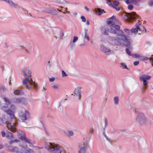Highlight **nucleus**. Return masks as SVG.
Returning <instances> with one entry per match:
<instances>
[{
	"instance_id": "nucleus-1",
	"label": "nucleus",
	"mask_w": 153,
	"mask_h": 153,
	"mask_svg": "<svg viewBox=\"0 0 153 153\" xmlns=\"http://www.w3.org/2000/svg\"><path fill=\"white\" fill-rule=\"evenodd\" d=\"M3 99L5 103L2 104L1 109L4 112L6 113L9 116V118L7 119L5 117V115L3 114L1 118H0V125H2L6 123L7 126L9 129L13 132H17L18 133H20L21 131L20 130H18L16 128V126L14 124L10 123L8 121H11L14 120V122L15 121L16 117L14 115V112L10 108H12L13 106L10 105V102L8 99L5 97H3Z\"/></svg>"
},
{
	"instance_id": "nucleus-2",
	"label": "nucleus",
	"mask_w": 153,
	"mask_h": 153,
	"mask_svg": "<svg viewBox=\"0 0 153 153\" xmlns=\"http://www.w3.org/2000/svg\"><path fill=\"white\" fill-rule=\"evenodd\" d=\"M110 43L113 45H121V42H129L126 36L125 35L122 30H117V36L115 38L111 37L110 39Z\"/></svg>"
},
{
	"instance_id": "nucleus-3",
	"label": "nucleus",
	"mask_w": 153,
	"mask_h": 153,
	"mask_svg": "<svg viewBox=\"0 0 153 153\" xmlns=\"http://www.w3.org/2000/svg\"><path fill=\"white\" fill-rule=\"evenodd\" d=\"M22 71L25 77L22 82L23 85H27V88L28 89H35V85L32 80L31 71L27 68H22Z\"/></svg>"
},
{
	"instance_id": "nucleus-4",
	"label": "nucleus",
	"mask_w": 153,
	"mask_h": 153,
	"mask_svg": "<svg viewBox=\"0 0 153 153\" xmlns=\"http://www.w3.org/2000/svg\"><path fill=\"white\" fill-rule=\"evenodd\" d=\"M139 22L135 25V28H132L131 30L127 29H124V31L128 35H131L132 33L141 34V33L146 32V29L145 27Z\"/></svg>"
},
{
	"instance_id": "nucleus-5",
	"label": "nucleus",
	"mask_w": 153,
	"mask_h": 153,
	"mask_svg": "<svg viewBox=\"0 0 153 153\" xmlns=\"http://www.w3.org/2000/svg\"><path fill=\"white\" fill-rule=\"evenodd\" d=\"M135 122L140 125H147L149 123V120L143 113L139 114L135 119Z\"/></svg>"
},
{
	"instance_id": "nucleus-6",
	"label": "nucleus",
	"mask_w": 153,
	"mask_h": 153,
	"mask_svg": "<svg viewBox=\"0 0 153 153\" xmlns=\"http://www.w3.org/2000/svg\"><path fill=\"white\" fill-rule=\"evenodd\" d=\"M46 147L48 150L50 152H56L57 151L61 153L62 151L60 145L58 144L48 143L47 144Z\"/></svg>"
},
{
	"instance_id": "nucleus-7",
	"label": "nucleus",
	"mask_w": 153,
	"mask_h": 153,
	"mask_svg": "<svg viewBox=\"0 0 153 153\" xmlns=\"http://www.w3.org/2000/svg\"><path fill=\"white\" fill-rule=\"evenodd\" d=\"M30 115L29 112L27 110H22L20 111L19 115L21 119L23 120H27V118Z\"/></svg>"
},
{
	"instance_id": "nucleus-8",
	"label": "nucleus",
	"mask_w": 153,
	"mask_h": 153,
	"mask_svg": "<svg viewBox=\"0 0 153 153\" xmlns=\"http://www.w3.org/2000/svg\"><path fill=\"white\" fill-rule=\"evenodd\" d=\"M25 150V148L24 147H20L18 148L16 146L12 147L10 149V151L16 153H22V152H24Z\"/></svg>"
},
{
	"instance_id": "nucleus-9",
	"label": "nucleus",
	"mask_w": 153,
	"mask_h": 153,
	"mask_svg": "<svg viewBox=\"0 0 153 153\" xmlns=\"http://www.w3.org/2000/svg\"><path fill=\"white\" fill-rule=\"evenodd\" d=\"M54 34L55 35L56 39L59 37L61 39H62L64 35L63 31L61 28L56 29L54 31Z\"/></svg>"
},
{
	"instance_id": "nucleus-10",
	"label": "nucleus",
	"mask_w": 153,
	"mask_h": 153,
	"mask_svg": "<svg viewBox=\"0 0 153 153\" xmlns=\"http://www.w3.org/2000/svg\"><path fill=\"white\" fill-rule=\"evenodd\" d=\"M152 78L151 76L147 75H143L141 76L140 77V79L142 80L144 85H146L149 83L147 81V80H150Z\"/></svg>"
},
{
	"instance_id": "nucleus-11",
	"label": "nucleus",
	"mask_w": 153,
	"mask_h": 153,
	"mask_svg": "<svg viewBox=\"0 0 153 153\" xmlns=\"http://www.w3.org/2000/svg\"><path fill=\"white\" fill-rule=\"evenodd\" d=\"M126 16L127 19L130 20L135 19L138 17V15H137L136 13L134 12L131 13H127L126 14Z\"/></svg>"
},
{
	"instance_id": "nucleus-12",
	"label": "nucleus",
	"mask_w": 153,
	"mask_h": 153,
	"mask_svg": "<svg viewBox=\"0 0 153 153\" xmlns=\"http://www.w3.org/2000/svg\"><path fill=\"white\" fill-rule=\"evenodd\" d=\"M111 28L110 25L105 26L101 28V32L104 35H107L108 34V32H110L109 29Z\"/></svg>"
},
{
	"instance_id": "nucleus-13",
	"label": "nucleus",
	"mask_w": 153,
	"mask_h": 153,
	"mask_svg": "<svg viewBox=\"0 0 153 153\" xmlns=\"http://www.w3.org/2000/svg\"><path fill=\"white\" fill-rule=\"evenodd\" d=\"M100 49L102 51L106 54H109L113 53V51H111L109 48H107L103 45L101 46Z\"/></svg>"
},
{
	"instance_id": "nucleus-14",
	"label": "nucleus",
	"mask_w": 153,
	"mask_h": 153,
	"mask_svg": "<svg viewBox=\"0 0 153 153\" xmlns=\"http://www.w3.org/2000/svg\"><path fill=\"white\" fill-rule=\"evenodd\" d=\"M108 25H110V26L113 27L115 28L116 30H119L120 29V26L119 25H115V23L113 20L109 19L108 22Z\"/></svg>"
},
{
	"instance_id": "nucleus-15",
	"label": "nucleus",
	"mask_w": 153,
	"mask_h": 153,
	"mask_svg": "<svg viewBox=\"0 0 153 153\" xmlns=\"http://www.w3.org/2000/svg\"><path fill=\"white\" fill-rule=\"evenodd\" d=\"M80 148L78 153H88L87 149L85 146L83 144H81L79 145Z\"/></svg>"
},
{
	"instance_id": "nucleus-16",
	"label": "nucleus",
	"mask_w": 153,
	"mask_h": 153,
	"mask_svg": "<svg viewBox=\"0 0 153 153\" xmlns=\"http://www.w3.org/2000/svg\"><path fill=\"white\" fill-rule=\"evenodd\" d=\"M140 0H126V2L127 4H130L133 3L135 5L137 6H139L140 4L139 3V1H140Z\"/></svg>"
},
{
	"instance_id": "nucleus-17",
	"label": "nucleus",
	"mask_w": 153,
	"mask_h": 153,
	"mask_svg": "<svg viewBox=\"0 0 153 153\" xmlns=\"http://www.w3.org/2000/svg\"><path fill=\"white\" fill-rule=\"evenodd\" d=\"M78 38L77 36H74L73 40L70 42V47L71 48H74L75 45V43L78 40Z\"/></svg>"
},
{
	"instance_id": "nucleus-18",
	"label": "nucleus",
	"mask_w": 153,
	"mask_h": 153,
	"mask_svg": "<svg viewBox=\"0 0 153 153\" xmlns=\"http://www.w3.org/2000/svg\"><path fill=\"white\" fill-rule=\"evenodd\" d=\"M81 88L80 87H77L75 89L74 91V93L78 97L79 100L80 99V96L81 95Z\"/></svg>"
},
{
	"instance_id": "nucleus-19",
	"label": "nucleus",
	"mask_w": 153,
	"mask_h": 153,
	"mask_svg": "<svg viewBox=\"0 0 153 153\" xmlns=\"http://www.w3.org/2000/svg\"><path fill=\"white\" fill-rule=\"evenodd\" d=\"M18 47L20 49H23L25 53L26 54H30V50L27 49L25 46L22 45H19L18 46H16Z\"/></svg>"
},
{
	"instance_id": "nucleus-20",
	"label": "nucleus",
	"mask_w": 153,
	"mask_h": 153,
	"mask_svg": "<svg viewBox=\"0 0 153 153\" xmlns=\"http://www.w3.org/2000/svg\"><path fill=\"white\" fill-rule=\"evenodd\" d=\"M12 102L15 103H20L22 102V100L21 98H14L12 100Z\"/></svg>"
},
{
	"instance_id": "nucleus-21",
	"label": "nucleus",
	"mask_w": 153,
	"mask_h": 153,
	"mask_svg": "<svg viewBox=\"0 0 153 153\" xmlns=\"http://www.w3.org/2000/svg\"><path fill=\"white\" fill-rule=\"evenodd\" d=\"M51 88L54 89H57L59 88L60 85L56 83H53L51 84Z\"/></svg>"
},
{
	"instance_id": "nucleus-22",
	"label": "nucleus",
	"mask_w": 153,
	"mask_h": 153,
	"mask_svg": "<svg viewBox=\"0 0 153 153\" xmlns=\"http://www.w3.org/2000/svg\"><path fill=\"white\" fill-rule=\"evenodd\" d=\"M6 137L8 139L10 140H11L13 138L12 133L8 131H7L6 132Z\"/></svg>"
},
{
	"instance_id": "nucleus-23",
	"label": "nucleus",
	"mask_w": 153,
	"mask_h": 153,
	"mask_svg": "<svg viewBox=\"0 0 153 153\" xmlns=\"http://www.w3.org/2000/svg\"><path fill=\"white\" fill-rule=\"evenodd\" d=\"M82 36L85 39H87L88 41L89 40V37L88 36L87 33V31L85 30L84 33H82Z\"/></svg>"
},
{
	"instance_id": "nucleus-24",
	"label": "nucleus",
	"mask_w": 153,
	"mask_h": 153,
	"mask_svg": "<svg viewBox=\"0 0 153 153\" xmlns=\"http://www.w3.org/2000/svg\"><path fill=\"white\" fill-rule=\"evenodd\" d=\"M64 132L67 135L72 136L74 135L73 132L71 131H64Z\"/></svg>"
},
{
	"instance_id": "nucleus-25",
	"label": "nucleus",
	"mask_w": 153,
	"mask_h": 153,
	"mask_svg": "<svg viewBox=\"0 0 153 153\" xmlns=\"http://www.w3.org/2000/svg\"><path fill=\"white\" fill-rule=\"evenodd\" d=\"M104 10L101 9L100 8H98L94 10L95 13H97L99 15H101L103 13Z\"/></svg>"
},
{
	"instance_id": "nucleus-26",
	"label": "nucleus",
	"mask_w": 153,
	"mask_h": 153,
	"mask_svg": "<svg viewBox=\"0 0 153 153\" xmlns=\"http://www.w3.org/2000/svg\"><path fill=\"white\" fill-rule=\"evenodd\" d=\"M39 13L42 12H46L50 14H52V9H47L45 10H43L41 11H39Z\"/></svg>"
},
{
	"instance_id": "nucleus-27",
	"label": "nucleus",
	"mask_w": 153,
	"mask_h": 153,
	"mask_svg": "<svg viewBox=\"0 0 153 153\" xmlns=\"http://www.w3.org/2000/svg\"><path fill=\"white\" fill-rule=\"evenodd\" d=\"M143 59L146 60L149 59L150 60V62L152 64V65L153 66V56H152L150 58H148L147 57H144Z\"/></svg>"
},
{
	"instance_id": "nucleus-28",
	"label": "nucleus",
	"mask_w": 153,
	"mask_h": 153,
	"mask_svg": "<svg viewBox=\"0 0 153 153\" xmlns=\"http://www.w3.org/2000/svg\"><path fill=\"white\" fill-rule=\"evenodd\" d=\"M22 140H23L25 143H27L29 144L30 146H31L32 145V143L28 141L25 137H22Z\"/></svg>"
},
{
	"instance_id": "nucleus-29",
	"label": "nucleus",
	"mask_w": 153,
	"mask_h": 153,
	"mask_svg": "<svg viewBox=\"0 0 153 153\" xmlns=\"http://www.w3.org/2000/svg\"><path fill=\"white\" fill-rule=\"evenodd\" d=\"M7 89V87L1 86L0 88V92H2L6 91Z\"/></svg>"
},
{
	"instance_id": "nucleus-30",
	"label": "nucleus",
	"mask_w": 153,
	"mask_h": 153,
	"mask_svg": "<svg viewBox=\"0 0 153 153\" xmlns=\"http://www.w3.org/2000/svg\"><path fill=\"white\" fill-rule=\"evenodd\" d=\"M110 27H111V28L109 29L110 32L111 33H116V34H117V31L112 28V27H111V26H110Z\"/></svg>"
},
{
	"instance_id": "nucleus-31",
	"label": "nucleus",
	"mask_w": 153,
	"mask_h": 153,
	"mask_svg": "<svg viewBox=\"0 0 153 153\" xmlns=\"http://www.w3.org/2000/svg\"><path fill=\"white\" fill-rule=\"evenodd\" d=\"M119 4V3L118 1H117V0H115L113 2V5H112V6L113 7H117L118 6V5Z\"/></svg>"
},
{
	"instance_id": "nucleus-32",
	"label": "nucleus",
	"mask_w": 153,
	"mask_h": 153,
	"mask_svg": "<svg viewBox=\"0 0 153 153\" xmlns=\"http://www.w3.org/2000/svg\"><path fill=\"white\" fill-rule=\"evenodd\" d=\"M52 14L53 15H57L58 14V12L56 9H52Z\"/></svg>"
},
{
	"instance_id": "nucleus-33",
	"label": "nucleus",
	"mask_w": 153,
	"mask_h": 153,
	"mask_svg": "<svg viewBox=\"0 0 153 153\" xmlns=\"http://www.w3.org/2000/svg\"><path fill=\"white\" fill-rule=\"evenodd\" d=\"M119 98L118 97H116L114 98V102L115 104L117 105L118 104Z\"/></svg>"
},
{
	"instance_id": "nucleus-34",
	"label": "nucleus",
	"mask_w": 153,
	"mask_h": 153,
	"mask_svg": "<svg viewBox=\"0 0 153 153\" xmlns=\"http://www.w3.org/2000/svg\"><path fill=\"white\" fill-rule=\"evenodd\" d=\"M134 57L135 58H139L140 57H142V56L141 55L136 54H132L131 55Z\"/></svg>"
},
{
	"instance_id": "nucleus-35",
	"label": "nucleus",
	"mask_w": 153,
	"mask_h": 153,
	"mask_svg": "<svg viewBox=\"0 0 153 153\" xmlns=\"http://www.w3.org/2000/svg\"><path fill=\"white\" fill-rule=\"evenodd\" d=\"M120 64L122 68L123 69H127V67L125 63H121Z\"/></svg>"
},
{
	"instance_id": "nucleus-36",
	"label": "nucleus",
	"mask_w": 153,
	"mask_h": 153,
	"mask_svg": "<svg viewBox=\"0 0 153 153\" xmlns=\"http://www.w3.org/2000/svg\"><path fill=\"white\" fill-rule=\"evenodd\" d=\"M62 77H66L67 76V75L66 74L65 72L63 70L62 71Z\"/></svg>"
},
{
	"instance_id": "nucleus-37",
	"label": "nucleus",
	"mask_w": 153,
	"mask_h": 153,
	"mask_svg": "<svg viewBox=\"0 0 153 153\" xmlns=\"http://www.w3.org/2000/svg\"><path fill=\"white\" fill-rule=\"evenodd\" d=\"M126 52L127 53L129 56H131V51H129V49L128 48H127L126 49Z\"/></svg>"
},
{
	"instance_id": "nucleus-38",
	"label": "nucleus",
	"mask_w": 153,
	"mask_h": 153,
	"mask_svg": "<svg viewBox=\"0 0 153 153\" xmlns=\"http://www.w3.org/2000/svg\"><path fill=\"white\" fill-rule=\"evenodd\" d=\"M81 19L82 20V21L83 22H85L86 21V19L85 17L83 16H81Z\"/></svg>"
},
{
	"instance_id": "nucleus-39",
	"label": "nucleus",
	"mask_w": 153,
	"mask_h": 153,
	"mask_svg": "<svg viewBox=\"0 0 153 153\" xmlns=\"http://www.w3.org/2000/svg\"><path fill=\"white\" fill-rule=\"evenodd\" d=\"M14 94L16 95H18L20 93V91L19 90H16L14 92Z\"/></svg>"
},
{
	"instance_id": "nucleus-40",
	"label": "nucleus",
	"mask_w": 153,
	"mask_h": 153,
	"mask_svg": "<svg viewBox=\"0 0 153 153\" xmlns=\"http://www.w3.org/2000/svg\"><path fill=\"white\" fill-rule=\"evenodd\" d=\"M1 133L2 136L3 137H4L5 136H6V134L4 131H2Z\"/></svg>"
},
{
	"instance_id": "nucleus-41",
	"label": "nucleus",
	"mask_w": 153,
	"mask_h": 153,
	"mask_svg": "<svg viewBox=\"0 0 153 153\" xmlns=\"http://www.w3.org/2000/svg\"><path fill=\"white\" fill-rule=\"evenodd\" d=\"M133 8V6L132 5L130 4L128 6V8L130 10H132Z\"/></svg>"
},
{
	"instance_id": "nucleus-42",
	"label": "nucleus",
	"mask_w": 153,
	"mask_h": 153,
	"mask_svg": "<svg viewBox=\"0 0 153 153\" xmlns=\"http://www.w3.org/2000/svg\"><path fill=\"white\" fill-rule=\"evenodd\" d=\"M103 135L104 136V137H105V138H106V139L107 140H108V141L110 140V139L108 137H107V136L106 135V134L105 132H103Z\"/></svg>"
},
{
	"instance_id": "nucleus-43",
	"label": "nucleus",
	"mask_w": 153,
	"mask_h": 153,
	"mask_svg": "<svg viewBox=\"0 0 153 153\" xmlns=\"http://www.w3.org/2000/svg\"><path fill=\"white\" fill-rule=\"evenodd\" d=\"M4 46L5 48H7L9 46V44L7 42H5L4 44Z\"/></svg>"
},
{
	"instance_id": "nucleus-44",
	"label": "nucleus",
	"mask_w": 153,
	"mask_h": 153,
	"mask_svg": "<svg viewBox=\"0 0 153 153\" xmlns=\"http://www.w3.org/2000/svg\"><path fill=\"white\" fill-rule=\"evenodd\" d=\"M55 80V78L54 77L49 78V81L50 82H53Z\"/></svg>"
},
{
	"instance_id": "nucleus-45",
	"label": "nucleus",
	"mask_w": 153,
	"mask_h": 153,
	"mask_svg": "<svg viewBox=\"0 0 153 153\" xmlns=\"http://www.w3.org/2000/svg\"><path fill=\"white\" fill-rule=\"evenodd\" d=\"M62 6L59 7L57 9V10L59 11V12H62L61 10L62 8Z\"/></svg>"
},
{
	"instance_id": "nucleus-46",
	"label": "nucleus",
	"mask_w": 153,
	"mask_h": 153,
	"mask_svg": "<svg viewBox=\"0 0 153 153\" xmlns=\"http://www.w3.org/2000/svg\"><path fill=\"white\" fill-rule=\"evenodd\" d=\"M107 3L109 5H111V2L110 0H107Z\"/></svg>"
},
{
	"instance_id": "nucleus-47",
	"label": "nucleus",
	"mask_w": 153,
	"mask_h": 153,
	"mask_svg": "<svg viewBox=\"0 0 153 153\" xmlns=\"http://www.w3.org/2000/svg\"><path fill=\"white\" fill-rule=\"evenodd\" d=\"M139 61H135L134 62V65L135 66H137L139 64Z\"/></svg>"
},
{
	"instance_id": "nucleus-48",
	"label": "nucleus",
	"mask_w": 153,
	"mask_h": 153,
	"mask_svg": "<svg viewBox=\"0 0 153 153\" xmlns=\"http://www.w3.org/2000/svg\"><path fill=\"white\" fill-rule=\"evenodd\" d=\"M113 7L115 9V10L117 11H119L120 10V8L118 6Z\"/></svg>"
},
{
	"instance_id": "nucleus-49",
	"label": "nucleus",
	"mask_w": 153,
	"mask_h": 153,
	"mask_svg": "<svg viewBox=\"0 0 153 153\" xmlns=\"http://www.w3.org/2000/svg\"><path fill=\"white\" fill-rule=\"evenodd\" d=\"M33 147H34L36 149H37V150L39 149H42L43 148V147L40 148V147H39L38 146H33Z\"/></svg>"
},
{
	"instance_id": "nucleus-50",
	"label": "nucleus",
	"mask_w": 153,
	"mask_h": 153,
	"mask_svg": "<svg viewBox=\"0 0 153 153\" xmlns=\"http://www.w3.org/2000/svg\"><path fill=\"white\" fill-rule=\"evenodd\" d=\"M85 8L86 10L88 11H89V9L87 7V6H85Z\"/></svg>"
},
{
	"instance_id": "nucleus-51",
	"label": "nucleus",
	"mask_w": 153,
	"mask_h": 153,
	"mask_svg": "<svg viewBox=\"0 0 153 153\" xmlns=\"http://www.w3.org/2000/svg\"><path fill=\"white\" fill-rule=\"evenodd\" d=\"M67 10H68V8H67L66 7L65 8V10H64V11H65L67 13H69L70 12L69 11H68Z\"/></svg>"
},
{
	"instance_id": "nucleus-52",
	"label": "nucleus",
	"mask_w": 153,
	"mask_h": 153,
	"mask_svg": "<svg viewBox=\"0 0 153 153\" xmlns=\"http://www.w3.org/2000/svg\"><path fill=\"white\" fill-rule=\"evenodd\" d=\"M46 89H47L46 88H45L44 87L43 88V89L42 90V91L43 92H45L46 91Z\"/></svg>"
},
{
	"instance_id": "nucleus-53",
	"label": "nucleus",
	"mask_w": 153,
	"mask_h": 153,
	"mask_svg": "<svg viewBox=\"0 0 153 153\" xmlns=\"http://www.w3.org/2000/svg\"><path fill=\"white\" fill-rule=\"evenodd\" d=\"M86 24L87 25H89L90 24V23L88 20H87L86 21Z\"/></svg>"
},
{
	"instance_id": "nucleus-54",
	"label": "nucleus",
	"mask_w": 153,
	"mask_h": 153,
	"mask_svg": "<svg viewBox=\"0 0 153 153\" xmlns=\"http://www.w3.org/2000/svg\"><path fill=\"white\" fill-rule=\"evenodd\" d=\"M115 18V17L113 16L112 17H111V18L110 19H111V20H114V19Z\"/></svg>"
},
{
	"instance_id": "nucleus-55",
	"label": "nucleus",
	"mask_w": 153,
	"mask_h": 153,
	"mask_svg": "<svg viewBox=\"0 0 153 153\" xmlns=\"http://www.w3.org/2000/svg\"><path fill=\"white\" fill-rule=\"evenodd\" d=\"M149 4H150V5L151 6H152V5H153V1H151L150 2Z\"/></svg>"
},
{
	"instance_id": "nucleus-56",
	"label": "nucleus",
	"mask_w": 153,
	"mask_h": 153,
	"mask_svg": "<svg viewBox=\"0 0 153 153\" xmlns=\"http://www.w3.org/2000/svg\"><path fill=\"white\" fill-rule=\"evenodd\" d=\"M56 1L58 3H60L61 2L60 0H56Z\"/></svg>"
},
{
	"instance_id": "nucleus-57",
	"label": "nucleus",
	"mask_w": 153,
	"mask_h": 153,
	"mask_svg": "<svg viewBox=\"0 0 153 153\" xmlns=\"http://www.w3.org/2000/svg\"><path fill=\"white\" fill-rule=\"evenodd\" d=\"M3 147V146L1 145H0V149H2Z\"/></svg>"
},
{
	"instance_id": "nucleus-58",
	"label": "nucleus",
	"mask_w": 153,
	"mask_h": 153,
	"mask_svg": "<svg viewBox=\"0 0 153 153\" xmlns=\"http://www.w3.org/2000/svg\"><path fill=\"white\" fill-rule=\"evenodd\" d=\"M18 140H14V142H18Z\"/></svg>"
},
{
	"instance_id": "nucleus-59",
	"label": "nucleus",
	"mask_w": 153,
	"mask_h": 153,
	"mask_svg": "<svg viewBox=\"0 0 153 153\" xmlns=\"http://www.w3.org/2000/svg\"><path fill=\"white\" fill-rule=\"evenodd\" d=\"M61 106V103L59 104V105L58 106V107H60Z\"/></svg>"
},
{
	"instance_id": "nucleus-60",
	"label": "nucleus",
	"mask_w": 153,
	"mask_h": 153,
	"mask_svg": "<svg viewBox=\"0 0 153 153\" xmlns=\"http://www.w3.org/2000/svg\"><path fill=\"white\" fill-rule=\"evenodd\" d=\"M58 16L57 17V18H59V17L60 16Z\"/></svg>"
},
{
	"instance_id": "nucleus-61",
	"label": "nucleus",
	"mask_w": 153,
	"mask_h": 153,
	"mask_svg": "<svg viewBox=\"0 0 153 153\" xmlns=\"http://www.w3.org/2000/svg\"><path fill=\"white\" fill-rule=\"evenodd\" d=\"M13 143V142L11 141V142H10V144H12V143Z\"/></svg>"
},
{
	"instance_id": "nucleus-62",
	"label": "nucleus",
	"mask_w": 153,
	"mask_h": 153,
	"mask_svg": "<svg viewBox=\"0 0 153 153\" xmlns=\"http://www.w3.org/2000/svg\"><path fill=\"white\" fill-rule=\"evenodd\" d=\"M74 14L75 15H76L77 14V13H74Z\"/></svg>"
},
{
	"instance_id": "nucleus-63",
	"label": "nucleus",
	"mask_w": 153,
	"mask_h": 153,
	"mask_svg": "<svg viewBox=\"0 0 153 153\" xmlns=\"http://www.w3.org/2000/svg\"><path fill=\"white\" fill-rule=\"evenodd\" d=\"M50 61H48V64H49V63H50Z\"/></svg>"
},
{
	"instance_id": "nucleus-64",
	"label": "nucleus",
	"mask_w": 153,
	"mask_h": 153,
	"mask_svg": "<svg viewBox=\"0 0 153 153\" xmlns=\"http://www.w3.org/2000/svg\"><path fill=\"white\" fill-rule=\"evenodd\" d=\"M130 49H132V48L131 47V48H130Z\"/></svg>"
}]
</instances>
